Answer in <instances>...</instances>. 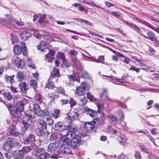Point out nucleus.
I'll return each mask as SVG.
<instances>
[{
	"label": "nucleus",
	"mask_w": 159,
	"mask_h": 159,
	"mask_svg": "<svg viewBox=\"0 0 159 159\" xmlns=\"http://www.w3.org/2000/svg\"><path fill=\"white\" fill-rule=\"evenodd\" d=\"M120 125H122V127L125 129H127V127L126 125V124L125 122L121 121L120 122Z\"/></svg>",
	"instance_id": "obj_58"
},
{
	"label": "nucleus",
	"mask_w": 159,
	"mask_h": 159,
	"mask_svg": "<svg viewBox=\"0 0 159 159\" xmlns=\"http://www.w3.org/2000/svg\"><path fill=\"white\" fill-rule=\"evenodd\" d=\"M20 91L24 93H26L27 92V87L25 83L24 82H21L19 84Z\"/></svg>",
	"instance_id": "obj_19"
},
{
	"label": "nucleus",
	"mask_w": 159,
	"mask_h": 159,
	"mask_svg": "<svg viewBox=\"0 0 159 159\" xmlns=\"http://www.w3.org/2000/svg\"><path fill=\"white\" fill-rule=\"evenodd\" d=\"M60 111L59 110H54L52 113V115L55 118H57L60 116Z\"/></svg>",
	"instance_id": "obj_40"
},
{
	"label": "nucleus",
	"mask_w": 159,
	"mask_h": 159,
	"mask_svg": "<svg viewBox=\"0 0 159 159\" xmlns=\"http://www.w3.org/2000/svg\"><path fill=\"white\" fill-rule=\"evenodd\" d=\"M87 100L85 97L80 99V101L79 102L78 104L80 106H83L87 102Z\"/></svg>",
	"instance_id": "obj_37"
},
{
	"label": "nucleus",
	"mask_w": 159,
	"mask_h": 159,
	"mask_svg": "<svg viewBox=\"0 0 159 159\" xmlns=\"http://www.w3.org/2000/svg\"><path fill=\"white\" fill-rule=\"evenodd\" d=\"M16 152L15 151H11L5 153L4 155L5 157L7 159H9L15 155V153Z\"/></svg>",
	"instance_id": "obj_29"
},
{
	"label": "nucleus",
	"mask_w": 159,
	"mask_h": 159,
	"mask_svg": "<svg viewBox=\"0 0 159 159\" xmlns=\"http://www.w3.org/2000/svg\"><path fill=\"white\" fill-rule=\"evenodd\" d=\"M17 154L15 157L14 159H22L24 157V155L22 153V152L20 150L17 151Z\"/></svg>",
	"instance_id": "obj_34"
},
{
	"label": "nucleus",
	"mask_w": 159,
	"mask_h": 159,
	"mask_svg": "<svg viewBox=\"0 0 159 159\" xmlns=\"http://www.w3.org/2000/svg\"><path fill=\"white\" fill-rule=\"evenodd\" d=\"M37 47L39 50H40L42 52L44 51L47 52V54L45 55L44 60L49 62L50 61V49L47 47V43L44 41H41L40 44L38 45Z\"/></svg>",
	"instance_id": "obj_4"
},
{
	"label": "nucleus",
	"mask_w": 159,
	"mask_h": 159,
	"mask_svg": "<svg viewBox=\"0 0 159 159\" xmlns=\"http://www.w3.org/2000/svg\"><path fill=\"white\" fill-rule=\"evenodd\" d=\"M2 94L5 99L8 100H10L12 98V96L10 93L8 92H3L2 93Z\"/></svg>",
	"instance_id": "obj_32"
},
{
	"label": "nucleus",
	"mask_w": 159,
	"mask_h": 159,
	"mask_svg": "<svg viewBox=\"0 0 159 159\" xmlns=\"http://www.w3.org/2000/svg\"><path fill=\"white\" fill-rule=\"evenodd\" d=\"M14 76V75L10 76L6 75L5 76L4 79L7 83H10L12 84L14 82L13 78Z\"/></svg>",
	"instance_id": "obj_23"
},
{
	"label": "nucleus",
	"mask_w": 159,
	"mask_h": 159,
	"mask_svg": "<svg viewBox=\"0 0 159 159\" xmlns=\"http://www.w3.org/2000/svg\"><path fill=\"white\" fill-rule=\"evenodd\" d=\"M31 150V148L29 147L24 146L20 150L21 152H22V153L24 155L25 154L28 153Z\"/></svg>",
	"instance_id": "obj_30"
},
{
	"label": "nucleus",
	"mask_w": 159,
	"mask_h": 159,
	"mask_svg": "<svg viewBox=\"0 0 159 159\" xmlns=\"http://www.w3.org/2000/svg\"><path fill=\"white\" fill-rule=\"evenodd\" d=\"M26 119H24L21 122L23 127L25 130L30 128L35 117V113L31 111H27L25 113Z\"/></svg>",
	"instance_id": "obj_2"
},
{
	"label": "nucleus",
	"mask_w": 159,
	"mask_h": 159,
	"mask_svg": "<svg viewBox=\"0 0 159 159\" xmlns=\"http://www.w3.org/2000/svg\"><path fill=\"white\" fill-rule=\"evenodd\" d=\"M85 111L86 112L87 114H89L92 117H94L96 116L97 113L96 111L88 108L85 109Z\"/></svg>",
	"instance_id": "obj_22"
},
{
	"label": "nucleus",
	"mask_w": 159,
	"mask_h": 159,
	"mask_svg": "<svg viewBox=\"0 0 159 159\" xmlns=\"http://www.w3.org/2000/svg\"><path fill=\"white\" fill-rule=\"evenodd\" d=\"M52 98L50 99V101H53L55 99L57 98H58V96L57 95L55 94L53 95L52 97L51 96L50 98H52Z\"/></svg>",
	"instance_id": "obj_64"
},
{
	"label": "nucleus",
	"mask_w": 159,
	"mask_h": 159,
	"mask_svg": "<svg viewBox=\"0 0 159 159\" xmlns=\"http://www.w3.org/2000/svg\"><path fill=\"white\" fill-rule=\"evenodd\" d=\"M61 102L62 105L66 104L67 103H69L70 100L68 99H61Z\"/></svg>",
	"instance_id": "obj_53"
},
{
	"label": "nucleus",
	"mask_w": 159,
	"mask_h": 159,
	"mask_svg": "<svg viewBox=\"0 0 159 159\" xmlns=\"http://www.w3.org/2000/svg\"><path fill=\"white\" fill-rule=\"evenodd\" d=\"M14 21L17 25L19 26H21L23 25V22L21 21L14 20Z\"/></svg>",
	"instance_id": "obj_57"
},
{
	"label": "nucleus",
	"mask_w": 159,
	"mask_h": 159,
	"mask_svg": "<svg viewBox=\"0 0 159 159\" xmlns=\"http://www.w3.org/2000/svg\"><path fill=\"white\" fill-rule=\"evenodd\" d=\"M139 147L140 149V151H141L149 155L150 154V153L148 151L146 148V147L145 145L142 143H140L139 145Z\"/></svg>",
	"instance_id": "obj_28"
},
{
	"label": "nucleus",
	"mask_w": 159,
	"mask_h": 159,
	"mask_svg": "<svg viewBox=\"0 0 159 159\" xmlns=\"http://www.w3.org/2000/svg\"><path fill=\"white\" fill-rule=\"evenodd\" d=\"M72 119L70 116L69 114L65 118V121L69 123H70L71 122H72Z\"/></svg>",
	"instance_id": "obj_50"
},
{
	"label": "nucleus",
	"mask_w": 159,
	"mask_h": 159,
	"mask_svg": "<svg viewBox=\"0 0 159 159\" xmlns=\"http://www.w3.org/2000/svg\"><path fill=\"white\" fill-rule=\"evenodd\" d=\"M69 103H70V107H71L72 106H75L76 104L75 101L72 98L70 99Z\"/></svg>",
	"instance_id": "obj_60"
},
{
	"label": "nucleus",
	"mask_w": 159,
	"mask_h": 159,
	"mask_svg": "<svg viewBox=\"0 0 159 159\" xmlns=\"http://www.w3.org/2000/svg\"><path fill=\"white\" fill-rule=\"evenodd\" d=\"M107 91L106 89H103L102 93L101 94L100 97L108 101H112L111 99L108 97L107 95Z\"/></svg>",
	"instance_id": "obj_18"
},
{
	"label": "nucleus",
	"mask_w": 159,
	"mask_h": 159,
	"mask_svg": "<svg viewBox=\"0 0 159 159\" xmlns=\"http://www.w3.org/2000/svg\"><path fill=\"white\" fill-rule=\"evenodd\" d=\"M57 58H60L62 61L66 59L65 54L64 53L58 52L57 54Z\"/></svg>",
	"instance_id": "obj_36"
},
{
	"label": "nucleus",
	"mask_w": 159,
	"mask_h": 159,
	"mask_svg": "<svg viewBox=\"0 0 159 159\" xmlns=\"http://www.w3.org/2000/svg\"><path fill=\"white\" fill-rule=\"evenodd\" d=\"M10 89L11 90L13 93H16L17 91L16 90V88L14 87L13 86L11 85L10 87Z\"/></svg>",
	"instance_id": "obj_62"
},
{
	"label": "nucleus",
	"mask_w": 159,
	"mask_h": 159,
	"mask_svg": "<svg viewBox=\"0 0 159 159\" xmlns=\"http://www.w3.org/2000/svg\"><path fill=\"white\" fill-rule=\"evenodd\" d=\"M85 86L84 84H81V86L76 87V93L79 95H82L85 92Z\"/></svg>",
	"instance_id": "obj_10"
},
{
	"label": "nucleus",
	"mask_w": 159,
	"mask_h": 159,
	"mask_svg": "<svg viewBox=\"0 0 159 159\" xmlns=\"http://www.w3.org/2000/svg\"><path fill=\"white\" fill-rule=\"evenodd\" d=\"M130 70H132L136 71L137 73H138L140 70L139 68H136L134 66H132L129 69Z\"/></svg>",
	"instance_id": "obj_56"
},
{
	"label": "nucleus",
	"mask_w": 159,
	"mask_h": 159,
	"mask_svg": "<svg viewBox=\"0 0 159 159\" xmlns=\"http://www.w3.org/2000/svg\"><path fill=\"white\" fill-rule=\"evenodd\" d=\"M51 76L52 78H55L60 76L59 74V70L54 68L52 70V72L50 73Z\"/></svg>",
	"instance_id": "obj_21"
},
{
	"label": "nucleus",
	"mask_w": 159,
	"mask_h": 159,
	"mask_svg": "<svg viewBox=\"0 0 159 159\" xmlns=\"http://www.w3.org/2000/svg\"><path fill=\"white\" fill-rule=\"evenodd\" d=\"M71 152L70 149L69 148L66 147L64 154L68 155L71 154Z\"/></svg>",
	"instance_id": "obj_54"
},
{
	"label": "nucleus",
	"mask_w": 159,
	"mask_h": 159,
	"mask_svg": "<svg viewBox=\"0 0 159 159\" xmlns=\"http://www.w3.org/2000/svg\"><path fill=\"white\" fill-rule=\"evenodd\" d=\"M108 117L110 119L112 122L116 124L118 122L117 117L112 115H109Z\"/></svg>",
	"instance_id": "obj_39"
},
{
	"label": "nucleus",
	"mask_w": 159,
	"mask_h": 159,
	"mask_svg": "<svg viewBox=\"0 0 159 159\" xmlns=\"http://www.w3.org/2000/svg\"><path fill=\"white\" fill-rule=\"evenodd\" d=\"M81 76L83 78L86 79L89 77V74L86 71H82Z\"/></svg>",
	"instance_id": "obj_44"
},
{
	"label": "nucleus",
	"mask_w": 159,
	"mask_h": 159,
	"mask_svg": "<svg viewBox=\"0 0 159 159\" xmlns=\"http://www.w3.org/2000/svg\"><path fill=\"white\" fill-rule=\"evenodd\" d=\"M69 53L71 56H75L78 53L77 51L72 50H70Z\"/></svg>",
	"instance_id": "obj_52"
},
{
	"label": "nucleus",
	"mask_w": 159,
	"mask_h": 159,
	"mask_svg": "<svg viewBox=\"0 0 159 159\" xmlns=\"http://www.w3.org/2000/svg\"><path fill=\"white\" fill-rule=\"evenodd\" d=\"M69 81L66 82L67 85L69 86H71L73 85V82L74 81H77L78 78L75 76L72 75H69L68 76Z\"/></svg>",
	"instance_id": "obj_14"
},
{
	"label": "nucleus",
	"mask_w": 159,
	"mask_h": 159,
	"mask_svg": "<svg viewBox=\"0 0 159 159\" xmlns=\"http://www.w3.org/2000/svg\"><path fill=\"white\" fill-rule=\"evenodd\" d=\"M34 109L35 113L37 115H39L41 112L38 103H35L34 105Z\"/></svg>",
	"instance_id": "obj_26"
},
{
	"label": "nucleus",
	"mask_w": 159,
	"mask_h": 159,
	"mask_svg": "<svg viewBox=\"0 0 159 159\" xmlns=\"http://www.w3.org/2000/svg\"><path fill=\"white\" fill-rule=\"evenodd\" d=\"M104 60V57L103 56H99L98 57V59L96 61L98 62H101L102 63H104L103 61Z\"/></svg>",
	"instance_id": "obj_46"
},
{
	"label": "nucleus",
	"mask_w": 159,
	"mask_h": 159,
	"mask_svg": "<svg viewBox=\"0 0 159 159\" xmlns=\"http://www.w3.org/2000/svg\"><path fill=\"white\" fill-rule=\"evenodd\" d=\"M59 145L58 143L56 142L50 143V152H53L57 149Z\"/></svg>",
	"instance_id": "obj_27"
},
{
	"label": "nucleus",
	"mask_w": 159,
	"mask_h": 159,
	"mask_svg": "<svg viewBox=\"0 0 159 159\" xmlns=\"http://www.w3.org/2000/svg\"><path fill=\"white\" fill-rule=\"evenodd\" d=\"M111 13L113 16L117 17H120L121 15V14L120 13L117 11H113L111 12Z\"/></svg>",
	"instance_id": "obj_49"
},
{
	"label": "nucleus",
	"mask_w": 159,
	"mask_h": 159,
	"mask_svg": "<svg viewBox=\"0 0 159 159\" xmlns=\"http://www.w3.org/2000/svg\"><path fill=\"white\" fill-rule=\"evenodd\" d=\"M18 41V39L17 36H13L12 38V43H14L15 42H17Z\"/></svg>",
	"instance_id": "obj_59"
},
{
	"label": "nucleus",
	"mask_w": 159,
	"mask_h": 159,
	"mask_svg": "<svg viewBox=\"0 0 159 159\" xmlns=\"http://www.w3.org/2000/svg\"><path fill=\"white\" fill-rule=\"evenodd\" d=\"M67 129H68V131H71L74 132L76 131L77 130V126L73 124H71L67 126Z\"/></svg>",
	"instance_id": "obj_33"
},
{
	"label": "nucleus",
	"mask_w": 159,
	"mask_h": 159,
	"mask_svg": "<svg viewBox=\"0 0 159 159\" xmlns=\"http://www.w3.org/2000/svg\"><path fill=\"white\" fill-rule=\"evenodd\" d=\"M55 126L56 129L60 131H63L65 130H66L67 129V126H65L62 125L61 122L57 123L55 124Z\"/></svg>",
	"instance_id": "obj_12"
},
{
	"label": "nucleus",
	"mask_w": 159,
	"mask_h": 159,
	"mask_svg": "<svg viewBox=\"0 0 159 159\" xmlns=\"http://www.w3.org/2000/svg\"><path fill=\"white\" fill-rule=\"evenodd\" d=\"M26 60L28 61V66L32 69L34 68L35 67L34 65L31 62V60L29 58H27Z\"/></svg>",
	"instance_id": "obj_43"
},
{
	"label": "nucleus",
	"mask_w": 159,
	"mask_h": 159,
	"mask_svg": "<svg viewBox=\"0 0 159 159\" xmlns=\"http://www.w3.org/2000/svg\"><path fill=\"white\" fill-rule=\"evenodd\" d=\"M46 17V15H42L39 18L38 21L39 23H42L44 21Z\"/></svg>",
	"instance_id": "obj_48"
},
{
	"label": "nucleus",
	"mask_w": 159,
	"mask_h": 159,
	"mask_svg": "<svg viewBox=\"0 0 159 159\" xmlns=\"http://www.w3.org/2000/svg\"><path fill=\"white\" fill-rule=\"evenodd\" d=\"M49 157V154L47 152H44L40 154L39 157L42 159H46Z\"/></svg>",
	"instance_id": "obj_41"
},
{
	"label": "nucleus",
	"mask_w": 159,
	"mask_h": 159,
	"mask_svg": "<svg viewBox=\"0 0 159 159\" xmlns=\"http://www.w3.org/2000/svg\"><path fill=\"white\" fill-rule=\"evenodd\" d=\"M13 145L12 140L9 138L6 140L5 143L2 146V148L6 151H8L11 149Z\"/></svg>",
	"instance_id": "obj_7"
},
{
	"label": "nucleus",
	"mask_w": 159,
	"mask_h": 159,
	"mask_svg": "<svg viewBox=\"0 0 159 159\" xmlns=\"http://www.w3.org/2000/svg\"><path fill=\"white\" fill-rule=\"evenodd\" d=\"M10 113L12 116L16 117H19L20 115V112L15 107L12 108L11 110Z\"/></svg>",
	"instance_id": "obj_13"
},
{
	"label": "nucleus",
	"mask_w": 159,
	"mask_h": 159,
	"mask_svg": "<svg viewBox=\"0 0 159 159\" xmlns=\"http://www.w3.org/2000/svg\"><path fill=\"white\" fill-rule=\"evenodd\" d=\"M66 138L70 141L66 143V144L69 147L74 148L78 146L79 143L81 142V138L78 135L75 134L74 132L71 131H68L65 135Z\"/></svg>",
	"instance_id": "obj_1"
},
{
	"label": "nucleus",
	"mask_w": 159,
	"mask_h": 159,
	"mask_svg": "<svg viewBox=\"0 0 159 159\" xmlns=\"http://www.w3.org/2000/svg\"><path fill=\"white\" fill-rule=\"evenodd\" d=\"M62 61L63 63V66H65L67 68L70 66V62H68L66 59Z\"/></svg>",
	"instance_id": "obj_45"
},
{
	"label": "nucleus",
	"mask_w": 159,
	"mask_h": 159,
	"mask_svg": "<svg viewBox=\"0 0 159 159\" xmlns=\"http://www.w3.org/2000/svg\"><path fill=\"white\" fill-rule=\"evenodd\" d=\"M36 127V133L38 136L43 137L48 135V133L46 131L47 129L46 124L43 121H38Z\"/></svg>",
	"instance_id": "obj_3"
},
{
	"label": "nucleus",
	"mask_w": 159,
	"mask_h": 159,
	"mask_svg": "<svg viewBox=\"0 0 159 159\" xmlns=\"http://www.w3.org/2000/svg\"><path fill=\"white\" fill-rule=\"evenodd\" d=\"M16 76L17 79L19 81L22 80L24 78L23 74V72L20 71L17 72Z\"/></svg>",
	"instance_id": "obj_31"
},
{
	"label": "nucleus",
	"mask_w": 159,
	"mask_h": 159,
	"mask_svg": "<svg viewBox=\"0 0 159 159\" xmlns=\"http://www.w3.org/2000/svg\"><path fill=\"white\" fill-rule=\"evenodd\" d=\"M143 30L141 31V35L145 38L149 39L152 41L155 40V35L154 33L151 31L142 28Z\"/></svg>",
	"instance_id": "obj_6"
},
{
	"label": "nucleus",
	"mask_w": 159,
	"mask_h": 159,
	"mask_svg": "<svg viewBox=\"0 0 159 159\" xmlns=\"http://www.w3.org/2000/svg\"><path fill=\"white\" fill-rule=\"evenodd\" d=\"M9 132L10 134L15 136H17L19 135V133L14 126H11L9 129Z\"/></svg>",
	"instance_id": "obj_15"
},
{
	"label": "nucleus",
	"mask_w": 159,
	"mask_h": 159,
	"mask_svg": "<svg viewBox=\"0 0 159 159\" xmlns=\"http://www.w3.org/2000/svg\"><path fill=\"white\" fill-rule=\"evenodd\" d=\"M53 88H54V90L57 91L58 93L64 94L65 95V90L62 88L60 87L59 88H57L56 87H53Z\"/></svg>",
	"instance_id": "obj_38"
},
{
	"label": "nucleus",
	"mask_w": 159,
	"mask_h": 159,
	"mask_svg": "<svg viewBox=\"0 0 159 159\" xmlns=\"http://www.w3.org/2000/svg\"><path fill=\"white\" fill-rule=\"evenodd\" d=\"M21 48L18 45H16L14 47L13 49L14 52L16 55H19L22 52L24 56L26 55L27 53L25 43L24 42L21 43Z\"/></svg>",
	"instance_id": "obj_5"
},
{
	"label": "nucleus",
	"mask_w": 159,
	"mask_h": 159,
	"mask_svg": "<svg viewBox=\"0 0 159 159\" xmlns=\"http://www.w3.org/2000/svg\"><path fill=\"white\" fill-rule=\"evenodd\" d=\"M57 134L56 133H54L53 134H52L50 136V139L52 140H55V139H57Z\"/></svg>",
	"instance_id": "obj_55"
},
{
	"label": "nucleus",
	"mask_w": 159,
	"mask_h": 159,
	"mask_svg": "<svg viewBox=\"0 0 159 159\" xmlns=\"http://www.w3.org/2000/svg\"><path fill=\"white\" fill-rule=\"evenodd\" d=\"M34 37L38 39H40L41 37L40 34H39L38 31L36 30L34 31Z\"/></svg>",
	"instance_id": "obj_51"
},
{
	"label": "nucleus",
	"mask_w": 159,
	"mask_h": 159,
	"mask_svg": "<svg viewBox=\"0 0 159 159\" xmlns=\"http://www.w3.org/2000/svg\"><path fill=\"white\" fill-rule=\"evenodd\" d=\"M69 114L72 120H77L79 118V115L77 112L70 111Z\"/></svg>",
	"instance_id": "obj_24"
},
{
	"label": "nucleus",
	"mask_w": 159,
	"mask_h": 159,
	"mask_svg": "<svg viewBox=\"0 0 159 159\" xmlns=\"http://www.w3.org/2000/svg\"><path fill=\"white\" fill-rule=\"evenodd\" d=\"M14 63L18 68H21L23 66L21 59L19 57L16 58L14 60Z\"/></svg>",
	"instance_id": "obj_20"
},
{
	"label": "nucleus",
	"mask_w": 159,
	"mask_h": 159,
	"mask_svg": "<svg viewBox=\"0 0 159 159\" xmlns=\"http://www.w3.org/2000/svg\"><path fill=\"white\" fill-rule=\"evenodd\" d=\"M20 37L23 40L25 41L27 40V38L30 37V33L28 31L24 30L20 32Z\"/></svg>",
	"instance_id": "obj_11"
},
{
	"label": "nucleus",
	"mask_w": 159,
	"mask_h": 159,
	"mask_svg": "<svg viewBox=\"0 0 159 159\" xmlns=\"http://www.w3.org/2000/svg\"><path fill=\"white\" fill-rule=\"evenodd\" d=\"M28 100L23 99L17 103L15 107L17 108L19 111L21 112L24 110V107L25 105L28 103Z\"/></svg>",
	"instance_id": "obj_8"
},
{
	"label": "nucleus",
	"mask_w": 159,
	"mask_h": 159,
	"mask_svg": "<svg viewBox=\"0 0 159 159\" xmlns=\"http://www.w3.org/2000/svg\"><path fill=\"white\" fill-rule=\"evenodd\" d=\"M44 114L43 118L44 120L48 121L50 120L49 111L47 109H45L43 110Z\"/></svg>",
	"instance_id": "obj_25"
},
{
	"label": "nucleus",
	"mask_w": 159,
	"mask_h": 159,
	"mask_svg": "<svg viewBox=\"0 0 159 159\" xmlns=\"http://www.w3.org/2000/svg\"><path fill=\"white\" fill-rule=\"evenodd\" d=\"M96 122L94 120L90 122H85L84 124V128L87 131L89 132L91 131L94 128V124Z\"/></svg>",
	"instance_id": "obj_9"
},
{
	"label": "nucleus",
	"mask_w": 159,
	"mask_h": 159,
	"mask_svg": "<svg viewBox=\"0 0 159 159\" xmlns=\"http://www.w3.org/2000/svg\"><path fill=\"white\" fill-rule=\"evenodd\" d=\"M143 23L150 28L153 29V27L152 25L147 22L144 21L143 22Z\"/></svg>",
	"instance_id": "obj_61"
},
{
	"label": "nucleus",
	"mask_w": 159,
	"mask_h": 159,
	"mask_svg": "<svg viewBox=\"0 0 159 159\" xmlns=\"http://www.w3.org/2000/svg\"><path fill=\"white\" fill-rule=\"evenodd\" d=\"M134 157L137 159H140L141 157L140 152L136 151L134 154Z\"/></svg>",
	"instance_id": "obj_47"
},
{
	"label": "nucleus",
	"mask_w": 159,
	"mask_h": 159,
	"mask_svg": "<svg viewBox=\"0 0 159 159\" xmlns=\"http://www.w3.org/2000/svg\"><path fill=\"white\" fill-rule=\"evenodd\" d=\"M35 140L34 136L32 134H30L28 138L25 139L24 141V143L25 144H27L29 143L33 142Z\"/></svg>",
	"instance_id": "obj_17"
},
{
	"label": "nucleus",
	"mask_w": 159,
	"mask_h": 159,
	"mask_svg": "<svg viewBox=\"0 0 159 159\" xmlns=\"http://www.w3.org/2000/svg\"><path fill=\"white\" fill-rule=\"evenodd\" d=\"M123 21L125 23L128 24V26L130 27L131 28L134 30L138 32L139 34H141V31H142L136 25L133 24L129 23L128 22L125 21Z\"/></svg>",
	"instance_id": "obj_16"
},
{
	"label": "nucleus",
	"mask_w": 159,
	"mask_h": 159,
	"mask_svg": "<svg viewBox=\"0 0 159 159\" xmlns=\"http://www.w3.org/2000/svg\"><path fill=\"white\" fill-rule=\"evenodd\" d=\"M30 85L34 89H36L37 88V83L35 80H31L30 81Z\"/></svg>",
	"instance_id": "obj_35"
},
{
	"label": "nucleus",
	"mask_w": 159,
	"mask_h": 159,
	"mask_svg": "<svg viewBox=\"0 0 159 159\" xmlns=\"http://www.w3.org/2000/svg\"><path fill=\"white\" fill-rule=\"evenodd\" d=\"M105 4L106 5L109 7L113 6L114 5L113 4L111 3L108 2H105Z\"/></svg>",
	"instance_id": "obj_63"
},
{
	"label": "nucleus",
	"mask_w": 159,
	"mask_h": 159,
	"mask_svg": "<svg viewBox=\"0 0 159 159\" xmlns=\"http://www.w3.org/2000/svg\"><path fill=\"white\" fill-rule=\"evenodd\" d=\"M66 147L64 145L61 146L58 149V151L59 153L61 154H64Z\"/></svg>",
	"instance_id": "obj_42"
}]
</instances>
